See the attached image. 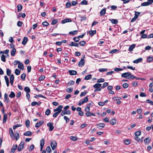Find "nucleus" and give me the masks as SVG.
Segmentation results:
<instances>
[{"label": "nucleus", "mask_w": 153, "mask_h": 153, "mask_svg": "<svg viewBox=\"0 0 153 153\" xmlns=\"http://www.w3.org/2000/svg\"><path fill=\"white\" fill-rule=\"evenodd\" d=\"M73 89L71 88H68L67 90L66 91L69 93H71Z\"/></svg>", "instance_id": "62"}, {"label": "nucleus", "mask_w": 153, "mask_h": 153, "mask_svg": "<svg viewBox=\"0 0 153 153\" xmlns=\"http://www.w3.org/2000/svg\"><path fill=\"white\" fill-rule=\"evenodd\" d=\"M32 133L30 131H27L24 133V135L26 136H30L31 135Z\"/></svg>", "instance_id": "27"}, {"label": "nucleus", "mask_w": 153, "mask_h": 153, "mask_svg": "<svg viewBox=\"0 0 153 153\" xmlns=\"http://www.w3.org/2000/svg\"><path fill=\"white\" fill-rule=\"evenodd\" d=\"M4 79L6 81V84L7 85V87H8L9 86V79H8L7 77L6 76H4Z\"/></svg>", "instance_id": "30"}, {"label": "nucleus", "mask_w": 153, "mask_h": 153, "mask_svg": "<svg viewBox=\"0 0 153 153\" xmlns=\"http://www.w3.org/2000/svg\"><path fill=\"white\" fill-rule=\"evenodd\" d=\"M108 69L107 68H100L99 69V71L100 72H104L106 71Z\"/></svg>", "instance_id": "49"}, {"label": "nucleus", "mask_w": 153, "mask_h": 153, "mask_svg": "<svg viewBox=\"0 0 153 153\" xmlns=\"http://www.w3.org/2000/svg\"><path fill=\"white\" fill-rule=\"evenodd\" d=\"M80 4L82 5H86L87 4V2L86 0H83L81 1Z\"/></svg>", "instance_id": "55"}, {"label": "nucleus", "mask_w": 153, "mask_h": 153, "mask_svg": "<svg viewBox=\"0 0 153 153\" xmlns=\"http://www.w3.org/2000/svg\"><path fill=\"white\" fill-rule=\"evenodd\" d=\"M153 60V57L151 56L148 57L147 59V61L148 62H152Z\"/></svg>", "instance_id": "26"}, {"label": "nucleus", "mask_w": 153, "mask_h": 153, "mask_svg": "<svg viewBox=\"0 0 153 153\" xmlns=\"http://www.w3.org/2000/svg\"><path fill=\"white\" fill-rule=\"evenodd\" d=\"M110 123L112 125H114L116 123V120L115 119H112L110 120Z\"/></svg>", "instance_id": "24"}, {"label": "nucleus", "mask_w": 153, "mask_h": 153, "mask_svg": "<svg viewBox=\"0 0 153 153\" xmlns=\"http://www.w3.org/2000/svg\"><path fill=\"white\" fill-rule=\"evenodd\" d=\"M69 45L71 46H74L77 47H78V43L73 42H71V43L69 44Z\"/></svg>", "instance_id": "29"}, {"label": "nucleus", "mask_w": 153, "mask_h": 153, "mask_svg": "<svg viewBox=\"0 0 153 153\" xmlns=\"http://www.w3.org/2000/svg\"><path fill=\"white\" fill-rule=\"evenodd\" d=\"M75 83L74 81L73 80H71L69 82L67 83V86H69L72 85H73Z\"/></svg>", "instance_id": "33"}, {"label": "nucleus", "mask_w": 153, "mask_h": 153, "mask_svg": "<svg viewBox=\"0 0 153 153\" xmlns=\"http://www.w3.org/2000/svg\"><path fill=\"white\" fill-rule=\"evenodd\" d=\"M46 150L48 153H50L51 151V149L49 146H48L46 148Z\"/></svg>", "instance_id": "57"}, {"label": "nucleus", "mask_w": 153, "mask_h": 153, "mask_svg": "<svg viewBox=\"0 0 153 153\" xmlns=\"http://www.w3.org/2000/svg\"><path fill=\"white\" fill-rule=\"evenodd\" d=\"M7 76H9L11 74V71L10 70L9 68H7Z\"/></svg>", "instance_id": "50"}, {"label": "nucleus", "mask_w": 153, "mask_h": 153, "mask_svg": "<svg viewBox=\"0 0 153 153\" xmlns=\"http://www.w3.org/2000/svg\"><path fill=\"white\" fill-rule=\"evenodd\" d=\"M77 32H78V31L77 30H74L72 31H70L69 32V34L71 35H75V34H77Z\"/></svg>", "instance_id": "36"}, {"label": "nucleus", "mask_w": 153, "mask_h": 153, "mask_svg": "<svg viewBox=\"0 0 153 153\" xmlns=\"http://www.w3.org/2000/svg\"><path fill=\"white\" fill-rule=\"evenodd\" d=\"M71 22V19H66L62 21V23L64 24L66 23L70 22Z\"/></svg>", "instance_id": "16"}, {"label": "nucleus", "mask_w": 153, "mask_h": 153, "mask_svg": "<svg viewBox=\"0 0 153 153\" xmlns=\"http://www.w3.org/2000/svg\"><path fill=\"white\" fill-rule=\"evenodd\" d=\"M7 115L6 114H4L3 117V123H4L6 122L7 120Z\"/></svg>", "instance_id": "28"}, {"label": "nucleus", "mask_w": 153, "mask_h": 153, "mask_svg": "<svg viewBox=\"0 0 153 153\" xmlns=\"http://www.w3.org/2000/svg\"><path fill=\"white\" fill-rule=\"evenodd\" d=\"M17 147V145H14L11 149L10 153H14Z\"/></svg>", "instance_id": "9"}, {"label": "nucleus", "mask_w": 153, "mask_h": 153, "mask_svg": "<svg viewBox=\"0 0 153 153\" xmlns=\"http://www.w3.org/2000/svg\"><path fill=\"white\" fill-rule=\"evenodd\" d=\"M131 75V73L130 72H126L123 73L121 75V76L122 77L126 78L127 79L128 77Z\"/></svg>", "instance_id": "4"}, {"label": "nucleus", "mask_w": 153, "mask_h": 153, "mask_svg": "<svg viewBox=\"0 0 153 153\" xmlns=\"http://www.w3.org/2000/svg\"><path fill=\"white\" fill-rule=\"evenodd\" d=\"M16 49L13 48L11 51V54L12 56H15L16 52Z\"/></svg>", "instance_id": "19"}, {"label": "nucleus", "mask_w": 153, "mask_h": 153, "mask_svg": "<svg viewBox=\"0 0 153 153\" xmlns=\"http://www.w3.org/2000/svg\"><path fill=\"white\" fill-rule=\"evenodd\" d=\"M153 2V0H148L147 2H145L141 4V6H145L149 5Z\"/></svg>", "instance_id": "1"}, {"label": "nucleus", "mask_w": 153, "mask_h": 153, "mask_svg": "<svg viewBox=\"0 0 153 153\" xmlns=\"http://www.w3.org/2000/svg\"><path fill=\"white\" fill-rule=\"evenodd\" d=\"M17 8H18V11L20 12L21 10L22 9V6L21 4H19L17 6Z\"/></svg>", "instance_id": "31"}, {"label": "nucleus", "mask_w": 153, "mask_h": 153, "mask_svg": "<svg viewBox=\"0 0 153 153\" xmlns=\"http://www.w3.org/2000/svg\"><path fill=\"white\" fill-rule=\"evenodd\" d=\"M141 134V132L140 131H138L136 132L135 133V135L136 137L139 136Z\"/></svg>", "instance_id": "52"}, {"label": "nucleus", "mask_w": 153, "mask_h": 153, "mask_svg": "<svg viewBox=\"0 0 153 153\" xmlns=\"http://www.w3.org/2000/svg\"><path fill=\"white\" fill-rule=\"evenodd\" d=\"M96 33V30H91L89 31V33L91 35L93 36L94 34H95Z\"/></svg>", "instance_id": "35"}, {"label": "nucleus", "mask_w": 153, "mask_h": 153, "mask_svg": "<svg viewBox=\"0 0 153 153\" xmlns=\"http://www.w3.org/2000/svg\"><path fill=\"white\" fill-rule=\"evenodd\" d=\"M151 140L150 139V137H148L147 138H146L144 140V142L145 144L148 145L150 143Z\"/></svg>", "instance_id": "12"}, {"label": "nucleus", "mask_w": 153, "mask_h": 153, "mask_svg": "<svg viewBox=\"0 0 153 153\" xmlns=\"http://www.w3.org/2000/svg\"><path fill=\"white\" fill-rule=\"evenodd\" d=\"M69 73L70 75H75L77 74L76 71L74 70H69Z\"/></svg>", "instance_id": "11"}, {"label": "nucleus", "mask_w": 153, "mask_h": 153, "mask_svg": "<svg viewBox=\"0 0 153 153\" xmlns=\"http://www.w3.org/2000/svg\"><path fill=\"white\" fill-rule=\"evenodd\" d=\"M5 58H6V56L5 55H3V54L1 55V60L2 61H3L4 62H5V61H6Z\"/></svg>", "instance_id": "46"}, {"label": "nucleus", "mask_w": 153, "mask_h": 153, "mask_svg": "<svg viewBox=\"0 0 153 153\" xmlns=\"http://www.w3.org/2000/svg\"><path fill=\"white\" fill-rule=\"evenodd\" d=\"M27 37H25L23 38V40L22 42V44L24 45H25L26 43H27Z\"/></svg>", "instance_id": "22"}, {"label": "nucleus", "mask_w": 153, "mask_h": 153, "mask_svg": "<svg viewBox=\"0 0 153 153\" xmlns=\"http://www.w3.org/2000/svg\"><path fill=\"white\" fill-rule=\"evenodd\" d=\"M73 39L74 41L75 42H78L79 40V37H75Z\"/></svg>", "instance_id": "58"}, {"label": "nucleus", "mask_w": 153, "mask_h": 153, "mask_svg": "<svg viewBox=\"0 0 153 153\" xmlns=\"http://www.w3.org/2000/svg\"><path fill=\"white\" fill-rule=\"evenodd\" d=\"M90 107L89 106H87L85 108V111L87 112H88L90 111Z\"/></svg>", "instance_id": "53"}, {"label": "nucleus", "mask_w": 153, "mask_h": 153, "mask_svg": "<svg viewBox=\"0 0 153 153\" xmlns=\"http://www.w3.org/2000/svg\"><path fill=\"white\" fill-rule=\"evenodd\" d=\"M62 106L61 105H60L59 106V107H58L56 108L54 110V111H57V112H58L59 113H60L62 111Z\"/></svg>", "instance_id": "7"}, {"label": "nucleus", "mask_w": 153, "mask_h": 153, "mask_svg": "<svg viewBox=\"0 0 153 153\" xmlns=\"http://www.w3.org/2000/svg\"><path fill=\"white\" fill-rule=\"evenodd\" d=\"M92 76L91 74H89L88 75L86 76L85 77V80H89L91 78Z\"/></svg>", "instance_id": "39"}, {"label": "nucleus", "mask_w": 153, "mask_h": 153, "mask_svg": "<svg viewBox=\"0 0 153 153\" xmlns=\"http://www.w3.org/2000/svg\"><path fill=\"white\" fill-rule=\"evenodd\" d=\"M25 91L27 93H29L30 92V89L28 87H25L24 88Z\"/></svg>", "instance_id": "40"}, {"label": "nucleus", "mask_w": 153, "mask_h": 153, "mask_svg": "<svg viewBox=\"0 0 153 153\" xmlns=\"http://www.w3.org/2000/svg\"><path fill=\"white\" fill-rule=\"evenodd\" d=\"M143 60V59L142 58H140L136 60H134L133 62L134 63H138L141 62Z\"/></svg>", "instance_id": "13"}, {"label": "nucleus", "mask_w": 153, "mask_h": 153, "mask_svg": "<svg viewBox=\"0 0 153 153\" xmlns=\"http://www.w3.org/2000/svg\"><path fill=\"white\" fill-rule=\"evenodd\" d=\"M71 5V3L70 2H67L66 4V7L67 8L69 7Z\"/></svg>", "instance_id": "60"}, {"label": "nucleus", "mask_w": 153, "mask_h": 153, "mask_svg": "<svg viewBox=\"0 0 153 153\" xmlns=\"http://www.w3.org/2000/svg\"><path fill=\"white\" fill-rule=\"evenodd\" d=\"M22 126V125L20 124H17L16 125H14L13 127V129H15L16 128Z\"/></svg>", "instance_id": "47"}, {"label": "nucleus", "mask_w": 153, "mask_h": 153, "mask_svg": "<svg viewBox=\"0 0 153 153\" xmlns=\"http://www.w3.org/2000/svg\"><path fill=\"white\" fill-rule=\"evenodd\" d=\"M18 67L20 69L23 70L24 68L23 63L20 62L18 65Z\"/></svg>", "instance_id": "20"}, {"label": "nucleus", "mask_w": 153, "mask_h": 153, "mask_svg": "<svg viewBox=\"0 0 153 153\" xmlns=\"http://www.w3.org/2000/svg\"><path fill=\"white\" fill-rule=\"evenodd\" d=\"M124 143L126 145H128L130 144V140L128 139L125 140L124 141Z\"/></svg>", "instance_id": "54"}, {"label": "nucleus", "mask_w": 153, "mask_h": 153, "mask_svg": "<svg viewBox=\"0 0 153 153\" xmlns=\"http://www.w3.org/2000/svg\"><path fill=\"white\" fill-rule=\"evenodd\" d=\"M42 25L44 26H47L49 25V24L47 22H44L42 23Z\"/></svg>", "instance_id": "61"}, {"label": "nucleus", "mask_w": 153, "mask_h": 153, "mask_svg": "<svg viewBox=\"0 0 153 153\" xmlns=\"http://www.w3.org/2000/svg\"><path fill=\"white\" fill-rule=\"evenodd\" d=\"M9 133L11 138L13 137L14 136V133L13 132L12 129L11 128H10Z\"/></svg>", "instance_id": "25"}, {"label": "nucleus", "mask_w": 153, "mask_h": 153, "mask_svg": "<svg viewBox=\"0 0 153 153\" xmlns=\"http://www.w3.org/2000/svg\"><path fill=\"white\" fill-rule=\"evenodd\" d=\"M26 76V75L24 73L22 74L21 76V79L23 80H24L25 79Z\"/></svg>", "instance_id": "43"}, {"label": "nucleus", "mask_w": 153, "mask_h": 153, "mask_svg": "<svg viewBox=\"0 0 153 153\" xmlns=\"http://www.w3.org/2000/svg\"><path fill=\"white\" fill-rule=\"evenodd\" d=\"M15 73L16 75H18L20 74V71L19 69H16L15 70Z\"/></svg>", "instance_id": "42"}, {"label": "nucleus", "mask_w": 153, "mask_h": 153, "mask_svg": "<svg viewBox=\"0 0 153 153\" xmlns=\"http://www.w3.org/2000/svg\"><path fill=\"white\" fill-rule=\"evenodd\" d=\"M140 13L139 12H137V11H135V17H137V18H138V16L140 15Z\"/></svg>", "instance_id": "59"}, {"label": "nucleus", "mask_w": 153, "mask_h": 153, "mask_svg": "<svg viewBox=\"0 0 153 153\" xmlns=\"http://www.w3.org/2000/svg\"><path fill=\"white\" fill-rule=\"evenodd\" d=\"M41 104V102H31V105L32 106H35L36 105H37L38 106L40 105Z\"/></svg>", "instance_id": "21"}, {"label": "nucleus", "mask_w": 153, "mask_h": 153, "mask_svg": "<svg viewBox=\"0 0 153 153\" xmlns=\"http://www.w3.org/2000/svg\"><path fill=\"white\" fill-rule=\"evenodd\" d=\"M57 22V20L56 19L53 20L51 22V24L52 25H54L56 24Z\"/></svg>", "instance_id": "64"}, {"label": "nucleus", "mask_w": 153, "mask_h": 153, "mask_svg": "<svg viewBox=\"0 0 153 153\" xmlns=\"http://www.w3.org/2000/svg\"><path fill=\"white\" fill-rule=\"evenodd\" d=\"M71 113V111L69 110H64L62 112L61 115L63 116L65 114L70 115Z\"/></svg>", "instance_id": "5"}, {"label": "nucleus", "mask_w": 153, "mask_h": 153, "mask_svg": "<svg viewBox=\"0 0 153 153\" xmlns=\"http://www.w3.org/2000/svg\"><path fill=\"white\" fill-rule=\"evenodd\" d=\"M105 80L103 78H101L98 79L97 82L98 83L102 82L104 81Z\"/></svg>", "instance_id": "56"}, {"label": "nucleus", "mask_w": 153, "mask_h": 153, "mask_svg": "<svg viewBox=\"0 0 153 153\" xmlns=\"http://www.w3.org/2000/svg\"><path fill=\"white\" fill-rule=\"evenodd\" d=\"M44 140L43 138H42L41 140H40V146H44Z\"/></svg>", "instance_id": "45"}, {"label": "nucleus", "mask_w": 153, "mask_h": 153, "mask_svg": "<svg viewBox=\"0 0 153 153\" xmlns=\"http://www.w3.org/2000/svg\"><path fill=\"white\" fill-rule=\"evenodd\" d=\"M85 64V61L83 59H81V60L79 62L78 66L81 67L84 65Z\"/></svg>", "instance_id": "10"}, {"label": "nucleus", "mask_w": 153, "mask_h": 153, "mask_svg": "<svg viewBox=\"0 0 153 153\" xmlns=\"http://www.w3.org/2000/svg\"><path fill=\"white\" fill-rule=\"evenodd\" d=\"M15 136L16 140H18L20 137L19 134L17 132L15 133Z\"/></svg>", "instance_id": "34"}, {"label": "nucleus", "mask_w": 153, "mask_h": 153, "mask_svg": "<svg viewBox=\"0 0 153 153\" xmlns=\"http://www.w3.org/2000/svg\"><path fill=\"white\" fill-rule=\"evenodd\" d=\"M85 42L84 41H82L79 43V44L81 46H83L85 44Z\"/></svg>", "instance_id": "44"}, {"label": "nucleus", "mask_w": 153, "mask_h": 153, "mask_svg": "<svg viewBox=\"0 0 153 153\" xmlns=\"http://www.w3.org/2000/svg\"><path fill=\"white\" fill-rule=\"evenodd\" d=\"M105 124L103 123H100L97 125V127L98 128H102L105 126Z\"/></svg>", "instance_id": "23"}, {"label": "nucleus", "mask_w": 153, "mask_h": 153, "mask_svg": "<svg viewBox=\"0 0 153 153\" xmlns=\"http://www.w3.org/2000/svg\"><path fill=\"white\" fill-rule=\"evenodd\" d=\"M106 8H105L102 9L100 12V15L101 16H104L106 12Z\"/></svg>", "instance_id": "15"}, {"label": "nucleus", "mask_w": 153, "mask_h": 153, "mask_svg": "<svg viewBox=\"0 0 153 153\" xmlns=\"http://www.w3.org/2000/svg\"><path fill=\"white\" fill-rule=\"evenodd\" d=\"M4 98L5 101L7 103L9 102V99L8 97V95L7 93H5L4 95Z\"/></svg>", "instance_id": "17"}, {"label": "nucleus", "mask_w": 153, "mask_h": 153, "mask_svg": "<svg viewBox=\"0 0 153 153\" xmlns=\"http://www.w3.org/2000/svg\"><path fill=\"white\" fill-rule=\"evenodd\" d=\"M25 143L24 141L21 142L18 146V150L19 151H21L23 148Z\"/></svg>", "instance_id": "2"}, {"label": "nucleus", "mask_w": 153, "mask_h": 153, "mask_svg": "<svg viewBox=\"0 0 153 153\" xmlns=\"http://www.w3.org/2000/svg\"><path fill=\"white\" fill-rule=\"evenodd\" d=\"M44 123V121H39L35 125L36 127H38Z\"/></svg>", "instance_id": "14"}, {"label": "nucleus", "mask_w": 153, "mask_h": 153, "mask_svg": "<svg viewBox=\"0 0 153 153\" xmlns=\"http://www.w3.org/2000/svg\"><path fill=\"white\" fill-rule=\"evenodd\" d=\"M34 148V146L33 145H31L29 148V150L30 151H32L33 150Z\"/></svg>", "instance_id": "51"}, {"label": "nucleus", "mask_w": 153, "mask_h": 153, "mask_svg": "<svg viewBox=\"0 0 153 153\" xmlns=\"http://www.w3.org/2000/svg\"><path fill=\"white\" fill-rule=\"evenodd\" d=\"M111 21L113 24H116L117 23V21L115 19H110Z\"/></svg>", "instance_id": "48"}, {"label": "nucleus", "mask_w": 153, "mask_h": 153, "mask_svg": "<svg viewBox=\"0 0 153 153\" xmlns=\"http://www.w3.org/2000/svg\"><path fill=\"white\" fill-rule=\"evenodd\" d=\"M53 124L52 123L49 122L47 124L48 126L49 127V130L50 131H52L54 128V126H53Z\"/></svg>", "instance_id": "8"}, {"label": "nucleus", "mask_w": 153, "mask_h": 153, "mask_svg": "<svg viewBox=\"0 0 153 153\" xmlns=\"http://www.w3.org/2000/svg\"><path fill=\"white\" fill-rule=\"evenodd\" d=\"M22 22L19 21L17 23V25L19 27H21L22 26Z\"/></svg>", "instance_id": "63"}, {"label": "nucleus", "mask_w": 153, "mask_h": 153, "mask_svg": "<svg viewBox=\"0 0 153 153\" xmlns=\"http://www.w3.org/2000/svg\"><path fill=\"white\" fill-rule=\"evenodd\" d=\"M15 94L14 92L13 91L11 92L10 94L9 95V97H10L11 98H13L15 97Z\"/></svg>", "instance_id": "32"}, {"label": "nucleus", "mask_w": 153, "mask_h": 153, "mask_svg": "<svg viewBox=\"0 0 153 153\" xmlns=\"http://www.w3.org/2000/svg\"><path fill=\"white\" fill-rule=\"evenodd\" d=\"M51 112V111L49 108H48L45 111V114L47 116H48Z\"/></svg>", "instance_id": "41"}, {"label": "nucleus", "mask_w": 153, "mask_h": 153, "mask_svg": "<svg viewBox=\"0 0 153 153\" xmlns=\"http://www.w3.org/2000/svg\"><path fill=\"white\" fill-rule=\"evenodd\" d=\"M136 46L135 44H133L131 45L128 48V50L130 51H133L134 48Z\"/></svg>", "instance_id": "18"}, {"label": "nucleus", "mask_w": 153, "mask_h": 153, "mask_svg": "<svg viewBox=\"0 0 153 153\" xmlns=\"http://www.w3.org/2000/svg\"><path fill=\"white\" fill-rule=\"evenodd\" d=\"M82 101V103H83V104L87 102L88 101V98L87 97H85L84 100H81Z\"/></svg>", "instance_id": "37"}, {"label": "nucleus", "mask_w": 153, "mask_h": 153, "mask_svg": "<svg viewBox=\"0 0 153 153\" xmlns=\"http://www.w3.org/2000/svg\"><path fill=\"white\" fill-rule=\"evenodd\" d=\"M102 85L101 84L97 83L93 85V87L97 89H98L99 91L101 90V89L100 87Z\"/></svg>", "instance_id": "6"}, {"label": "nucleus", "mask_w": 153, "mask_h": 153, "mask_svg": "<svg viewBox=\"0 0 153 153\" xmlns=\"http://www.w3.org/2000/svg\"><path fill=\"white\" fill-rule=\"evenodd\" d=\"M57 144L56 142L55 141H53L51 143V146L53 150H54L56 149Z\"/></svg>", "instance_id": "3"}, {"label": "nucleus", "mask_w": 153, "mask_h": 153, "mask_svg": "<svg viewBox=\"0 0 153 153\" xmlns=\"http://www.w3.org/2000/svg\"><path fill=\"white\" fill-rule=\"evenodd\" d=\"M25 125L28 128L30 126V121L28 120H27L25 121Z\"/></svg>", "instance_id": "38"}]
</instances>
